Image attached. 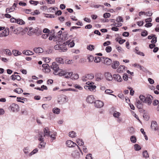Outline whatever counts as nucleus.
<instances>
[{
    "label": "nucleus",
    "mask_w": 159,
    "mask_h": 159,
    "mask_svg": "<svg viewBox=\"0 0 159 159\" xmlns=\"http://www.w3.org/2000/svg\"><path fill=\"white\" fill-rule=\"evenodd\" d=\"M56 62H53L52 65L50 66L51 68L52 69L54 70L53 73L55 75H58L59 76H65V77L66 78H71L72 76V72H65L63 70L59 69Z\"/></svg>",
    "instance_id": "1"
},
{
    "label": "nucleus",
    "mask_w": 159,
    "mask_h": 159,
    "mask_svg": "<svg viewBox=\"0 0 159 159\" xmlns=\"http://www.w3.org/2000/svg\"><path fill=\"white\" fill-rule=\"evenodd\" d=\"M140 101L137 100L136 105L137 108L139 109H142L143 107V103H147L148 105H151L153 98L152 96L148 95L146 97L143 95H141L139 96Z\"/></svg>",
    "instance_id": "2"
},
{
    "label": "nucleus",
    "mask_w": 159,
    "mask_h": 159,
    "mask_svg": "<svg viewBox=\"0 0 159 159\" xmlns=\"http://www.w3.org/2000/svg\"><path fill=\"white\" fill-rule=\"evenodd\" d=\"M74 41L73 40H69L65 42L63 44L60 43V42H57V44L54 46L55 50H58L60 52H66L67 50L66 46L68 45L69 47L72 48L75 45Z\"/></svg>",
    "instance_id": "3"
},
{
    "label": "nucleus",
    "mask_w": 159,
    "mask_h": 159,
    "mask_svg": "<svg viewBox=\"0 0 159 159\" xmlns=\"http://www.w3.org/2000/svg\"><path fill=\"white\" fill-rule=\"evenodd\" d=\"M38 140L40 142V144L38 145L39 148H43L45 147L46 143L44 142L43 136L42 133H39L38 135Z\"/></svg>",
    "instance_id": "4"
},
{
    "label": "nucleus",
    "mask_w": 159,
    "mask_h": 159,
    "mask_svg": "<svg viewBox=\"0 0 159 159\" xmlns=\"http://www.w3.org/2000/svg\"><path fill=\"white\" fill-rule=\"evenodd\" d=\"M94 77V75L93 74H88L83 76L82 80L83 81H86L88 80H92Z\"/></svg>",
    "instance_id": "5"
},
{
    "label": "nucleus",
    "mask_w": 159,
    "mask_h": 159,
    "mask_svg": "<svg viewBox=\"0 0 159 159\" xmlns=\"http://www.w3.org/2000/svg\"><path fill=\"white\" fill-rule=\"evenodd\" d=\"M11 110L13 112H18L19 110V106L15 103H12L10 106Z\"/></svg>",
    "instance_id": "6"
},
{
    "label": "nucleus",
    "mask_w": 159,
    "mask_h": 159,
    "mask_svg": "<svg viewBox=\"0 0 159 159\" xmlns=\"http://www.w3.org/2000/svg\"><path fill=\"white\" fill-rule=\"evenodd\" d=\"M66 144L67 146L70 148L71 147H75L76 146H77V147L79 148L80 151L81 152V151L80 149V148L78 147V146L77 145L76 143H74L73 141L70 140H68L66 142Z\"/></svg>",
    "instance_id": "7"
},
{
    "label": "nucleus",
    "mask_w": 159,
    "mask_h": 159,
    "mask_svg": "<svg viewBox=\"0 0 159 159\" xmlns=\"http://www.w3.org/2000/svg\"><path fill=\"white\" fill-rule=\"evenodd\" d=\"M67 97L66 96L60 95L58 97V103L60 104H62L66 102Z\"/></svg>",
    "instance_id": "8"
},
{
    "label": "nucleus",
    "mask_w": 159,
    "mask_h": 159,
    "mask_svg": "<svg viewBox=\"0 0 159 159\" xmlns=\"http://www.w3.org/2000/svg\"><path fill=\"white\" fill-rule=\"evenodd\" d=\"M94 106L97 108L102 107L104 105L103 102L99 100H97L94 102Z\"/></svg>",
    "instance_id": "9"
},
{
    "label": "nucleus",
    "mask_w": 159,
    "mask_h": 159,
    "mask_svg": "<svg viewBox=\"0 0 159 159\" xmlns=\"http://www.w3.org/2000/svg\"><path fill=\"white\" fill-rule=\"evenodd\" d=\"M85 89L87 90H89L91 91L94 92L96 91V86L95 85L92 84L90 85H86L84 87Z\"/></svg>",
    "instance_id": "10"
},
{
    "label": "nucleus",
    "mask_w": 159,
    "mask_h": 159,
    "mask_svg": "<svg viewBox=\"0 0 159 159\" xmlns=\"http://www.w3.org/2000/svg\"><path fill=\"white\" fill-rule=\"evenodd\" d=\"M43 138L44 137H48L50 136V132L49 130V129L48 127H45L43 129ZM40 133H41L40 132Z\"/></svg>",
    "instance_id": "11"
},
{
    "label": "nucleus",
    "mask_w": 159,
    "mask_h": 159,
    "mask_svg": "<svg viewBox=\"0 0 159 159\" xmlns=\"http://www.w3.org/2000/svg\"><path fill=\"white\" fill-rule=\"evenodd\" d=\"M9 34V28H7L2 32H0V37H6Z\"/></svg>",
    "instance_id": "12"
},
{
    "label": "nucleus",
    "mask_w": 159,
    "mask_h": 159,
    "mask_svg": "<svg viewBox=\"0 0 159 159\" xmlns=\"http://www.w3.org/2000/svg\"><path fill=\"white\" fill-rule=\"evenodd\" d=\"M104 75L106 79L108 81H111L113 79V77L111 73L109 72H105Z\"/></svg>",
    "instance_id": "13"
},
{
    "label": "nucleus",
    "mask_w": 159,
    "mask_h": 159,
    "mask_svg": "<svg viewBox=\"0 0 159 159\" xmlns=\"http://www.w3.org/2000/svg\"><path fill=\"white\" fill-rule=\"evenodd\" d=\"M113 78L116 81L119 82H121L122 80V79L121 78V77L118 74L113 75Z\"/></svg>",
    "instance_id": "14"
},
{
    "label": "nucleus",
    "mask_w": 159,
    "mask_h": 159,
    "mask_svg": "<svg viewBox=\"0 0 159 159\" xmlns=\"http://www.w3.org/2000/svg\"><path fill=\"white\" fill-rule=\"evenodd\" d=\"M151 128L154 129V130H156L158 129V125L156 121H153L152 122L151 125Z\"/></svg>",
    "instance_id": "15"
},
{
    "label": "nucleus",
    "mask_w": 159,
    "mask_h": 159,
    "mask_svg": "<svg viewBox=\"0 0 159 159\" xmlns=\"http://www.w3.org/2000/svg\"><path fill=\"white\" fill-rule=\"evenodd\" d=\"M94 98L93 96L90 95L88 96L86 98V101L89 103H92L94 101Z\"/></svg>",
    "instance_id": "16"
},
{
    "label": "nucleus",
    "mask_w": 159,
    "mask_h": 159,
    "mask_svg": "<svg viewBox=\"0 0 159 159\" xmlns=\"http://www.w3.org/2000/svg\"><path fill=\"white\" fill-rule=\"evenodd\" d=\"M120 65L119 62L118 61H113L111 64V67L114 69H116Z\"/></svg>",
    "instance_id": "17"
},
{
    "label": "nucleus",
    "mask_w": 159,
    "mask_h": 159,
    "mask_svg": "<svg viewBox=\"0 0 159 159\" xmlns=\"http://www.w3.org/2000/svg\"><path fill=\"white\" fill-rule=\"evenodd\" d=\"M125 70V67L124 66L121 65L117 70V71L118 73H122L124 72Z\"/></svg>",
    "instance_id": "18"
},
{
    "label": "nucleus",
    "mask_w": 159,
    "mask_h": 159,
    "mask_svg": "<svg viewBox=\"0 0 159 159\" xmlns=\"http://www.w3.org/2000/svg\"><path fill=\"white\" fill-rule=\"evenodd\" d=\"M33 33L37 35H39L42 34V30H39L38 27H36L34 29Z\"/></svg>",
    "instance_id": "19"
},
{
    "label": "nucleus",
    "mask_w": 159,
    "mask_h": 159,
    "mask_svg": "<svg viewBox=\"0 0 159 159\" xmlns=\"http://www.w3.org/2000/svg\"><path fill=\"white\" fill-rule=\"evenodd\" d=\"M23 30V29L22 28L18 27L15 28L13 31V33L15 34H18L22 32Z\"/></svg>",
    "instance_id": "20"
},
{
    "label": "nucleus",
    "mask_w": 159,
    "mask_h": 159,
    "mask_svg": "<svg viewBox=\"0 0 159 159\" xmlns=\"http://www.w3.org/2000/svg\"><path fill=\"white\" fill-rule=\"evenodd\" d=\"M102 58L104 60V63L107 65H110L112 62L111 60L108 58L102 57Z\"/></svg>",
    "instance_id": "21"
},
{
    "label": "nucleus",
    "mask_w": 159,
    "mask_h": 159,
    "mask_svg": "<svg viewBox=\"0 0 159 159\" xmlns=\"http://www.w3.org/2000/svg\"><path fill=\"white\" fill-rule=\"evenodd\" d=\"M56 62H56L57 65H58V64H63L64 63V61L63 59L60 57H57L56 58ZM58 65L57 66H58Z\"/></svg>",
    "instance_id": "22"
},
{
    "label": "nucleus",
    "mask_w": 159,
    "mask_h": 159,
    "mask_svg": "<svg viewBox=\"0 0 159 159\" xmlns=\"http://www.w3.org/2000/svg\"><path fill=\"white\" fill-rule=\"evenodd\" d=\"M72 155L75 158L78 159L80 157V154L78 152L75 151L72 154Z\"/></svg>",
    "instance_id": "23"
},
{
    "label": "nucleus",
    "mask_w": 159,
    "mask_h": 159,
    "mask_svg": "<svg viewBox=\"0 0 159 159\" xmlns=\"http://www.w3.org/2000/svg\"><path fill=\"white\" fill-rule=\"evenodd\" d=\"M34 50L36 53H40L43 52V49L39 47L35 48L34 49Z\"/></svg>",
    "instance_id": "24"
},
{
    "label": "nucleus",
    "mask_w": 159,
    "mask_h": 159,
    "mask_svg": "<svg viewBox=\"0 0 159 159\" xmlns=\"http://www.w3.org/2000/svg\"><path fill=\"white\" fill-rule=\"evenodd\" d=\"M62 39L63 40H67L68 38V34L66 32H64L62 34Z\"/></svg>",
    "instance_id": "25"
},
{
    "label": "nucleus",
    "mask_w": 159,
    "mask_h": 159,
    "mask_svg": "<svg viewBox=\"0 0 159 159\" xmlns=\"http://www.w3.org/2000/svg\"><path fill=\"white\" fill-rule=\"evenodd\" d=\"M12 54L15 56L20 55L21 54V52H19L18 50H13L12 51Z\"/></svg>",
    "instance_id": "26"
},
{
    "label": "nucleus",
    "mask_w": 159,
    "mask_h": 159,
    "mask_svg": "<svg viewBox=\"0 0 159 159\" xmlns=\"http://www.w3.org/2000/svg\"><path fill=\"white\" fill-rule=\"evenodd\" d=\"M15 10V7L13 6H12L10 8H7L6 10V12L7 13H9Z\"/></svg>",
    "instance_id": "27"
},
{
    "label": "nucleus",
    "mask_w": 159,
    "mask_h": 159,
    "mask_svg": "<svg viewBox=\"0 0 159 159\" xmlns=\"http://www.w3.org/2000/svg\"><path fill=\"white\" fill-rule=\"evenodd\" d=\"M23 53L26 55H30L33 54V52L30 50L23 51Z\"/></svg>",
    "instance_id": "28"
},
{
    "label": "nucleus",
    "mask_w": 159,
    "mask_h": 159,
    "mask_svg": "<svg viewBox=\"0 0 159 159\" xmlns=\"http://www.w3.org/2000/svg\"><path fill=\"white\" fill-rule=\"evenodd\" d=\"M56 10H57L58 8L57 7H54L53 8H49L48 9V12H50L52 13H54Z\"/></svg>",
    "instance_id": "29"
},
{
    "label": "nucleus",
    "mask_w": 159,
    "mask_h": 159,
    "mask_svg": "<svg viewBox=\"0 0 159 159\" xmlns=\"http://www.w3.org/2000/svg\"><path fill=\"white\" fill-rule=\"evenodd\" d=\"M69 137L71 138H75L76 136V133L73 131L70 132L69 134Z\"/></svg>",
    "instance_id": "30"
},
{
    "label": "nucleus",
    "mask_w": 159,
    "mask_h": 159,
    "mask_svg": "<svg viewBox=\"0 0 159 159\" xmlns=\"http://www.w3.org/2000/svg\"><path fill=\"white\" fill-rule=\"evenodd\" d=\"M138 47H136L135 48V52L139 55H140V56H144V54L143 52L139 51L138 50Z\"/></svg>",
    "instance_id": "31"
},
{
    "label": "nucleus",
    "mask_w": 159,
    "mask_h": 159,
    "mask_svg": "<svg viewBox=\"0 0 159 159\" xmlns=\"http://www.w3.org/2000/svg\"><path fill=\"white\" fill-rule=\"evenodd\" d=\"M76 142L80 146H82L84 144V142L82 139H77L76 140Z\"/></svg>",
    "instance_id": "32"
},
{
    "label": "nucleus",
    "mask_w": 159,
    "mask_h": 159,
    "mask_svg": "<svg viewBox=\"0 0 159 159\" xmlns=\"http://www.w3.org/2000/svg\"><path fill=\"white\" fill-rule=\"evenodd\" d=\"M133 66H134L135 67L138 68L140 70H142L143 68H144V67L143 66H142L141 65L136 63L133 64Z\"/></svg>",
    "instance_id": "33"
},
{
    "label": "nucleus",
    "mask_w": 159,
    "mask_h": 159,
    "mask_svg": "<svg viewBox=\"0 0 159 159\" xmlns=\"http://www.w3.org/2000/svg\"><path fill=\"white\" fill-rule=\"evenodd\" d=\"M130 140L131 142L135 143L136 142V138L135 136H132L130 138Z\"/></svg>",
    "instance_id": "34"
},
{
    "label": "nucleus",
    "mask_w": 159,
    "mask_h": 159,
    "mask_svg": "<svg viewBox=\"0 0 159 159\" xmlns=\"http://www.w3.org/2000/svg\"><path fill=\"white\" fill-rule=\"evenodd\" d=\"M14 91L18 94H20L22 93L23 92V90L21 88H18L15 89H14Z\"/></svg>",
    "instance_id": "35"
},
{
    "label": "nucleus",
    "mask_w": 159,
    "mask_h": 159,
    "mask_svg": "<svg viewBox=\"0 0 159 159\" xmlns=\"http://www.w3.org/2000/svg\"><path fill=\"white\" fill-rule=\"evenodd\" d=\"M143 157L146 158L149 157V155L147 150H144L143 152Z\"/></svg>",
    "instance_id": "36"
},
{
    "label": "nucleus",
    "mask_w": 159,
    "mask_h": 159,
    "mask_svg": "<svg viewBox=\"0 0 159 159\" xmlns=\"http://www.w3.org/2000/svg\"><path fill=\"white\" fill-rule=\"evenodd\" d=\"M23 151L25 154H28L30 151L29 148L28 147H25L23 149Z\"/></svg>",
    "instance_id": "37"
},
{
    "label": "nucleus",
    "mask_w": 159,
    "mask_h": 159,
    "mask_svg": "<svg viewBox=\"0 0 159 159\" xmlns=\"http://www.w3.org/2000/svg\"><path fill=\"white\" fill-rule=\"evenodd\" d=\"M52 111L54 113L59 114L60 113V110L59 108L56 107L53 108Z\"/></svg>",
    "instance_id": "38"
},
{
    "label": "nucleus",
    "mask_w": 159,
    "mask_h": 159,
    "mask_svg": "<svg viewBox=\"0 0 159 159\" xmlns=\"http://www.w3.org/2000/svg\"><path fill=\"white\" fill-rule=\"evenodd\" d=\"M38 151V148H35L34 149V150L31 152L29 154V156L30 157L32 156V155L35 154Z\"/></svg>",
    "instance_id": "39"
},
{
    "label": "nucleus",
    "mask_w": 159,
    "mask_h": 159,
    "mask_svg": "<svg viewBox=\"0 0 159 159\" xmlns=\"http://www.w3.org/2000/svg\"><path fill=\"white\" fill-rule=\"evenodd\" d=\"M16 23L20 25H24L25 23V22L23 20L20 19L16 20Z\"/></svg>",
    "instance_id": "40"
},
{
    "label": "nucleus",
    "mask_w": 159,
    "mask_h": 159,
    "mask_svg": "<svg viewBox=\"0 0 159 159\" xmlns=\"http://www.w3.org/2000/svg\"><path fill=\"white\" fill-rule=\"evenodd\" d=\"M134 147L136 151H139L141 149V147L137 144H136L134 145Z\"/></svg>",
    "instance_id": "41"
},
{
    "label": "nucleus",
    "mask_w": 159,
    "mask_h": 159,
    "mask_svg": "<svg viewBox=\"0 0 159 159\" xmlns=\"http://www.w3.org/2000/svg\"><path fill=\"white\" fill-rule=\"evenodd\" d=\"M79 78V75L78 74H74L72 75V76L71 78L72 79L77 80Z\"/></svg>",
    "instance_id": "42"
},
{
    "label": "nucleus",
    "mask_w": 159,
    "mask_h": 159,
    "mask_svg": "<svg viewBox=\"0 0 159 159\" xmlns=\"http://www.w3.org/2000/svg\"><path fill=\"white\" fill-rule=\"evenodd\" d=\"M116 48L117 49L119 52L123 53L124 52V50L120 46L117 47L116 46Z\"/></svg>",
    "instance_id": "43"
},
{
    "label": "nucleus",
    "mask_w": 159,
    "mask_h": 159,
    "mask_svg": "<svg viewBox=\"0 0 159 159\" xmlns=\"http://www.w3.org/2000/svg\"><path fill=\"white\" fill-rule=\"evenodd\" d=\"M113 91H112L110 89H107L105 91V93L107 94H109L111 95H113L114 96L116 97L114 94H110V93H112Z\"/></svg>",
    "instance_id": "44"
},
{
    "label": "nucleus",
    "mask_w": 159,
    "mask_h": 159,
    "mask_svg": "<svg viewBox=\"0 0 159 159\" xmlns=\"http://www.w3.org/2000/svg\"><path fill=\"white\" fill-rule=\"evenodd\" d=\"M120 115V113L116 111H115L114 112L113 114V116L117 118H118L119 117Z\"/></svg>",
    "instance_id": "45"
},
{
    "label": "nucleus",
    "mask_w": 159,
    "mask_h": 159,
    "mask_svg": "<svg viewBox=\"0 0 159 159\" xmlns=\"http://www.w3.org/2000/svg\"><path fill=\"white\" fill-rule=\"evenodd\" d=\"M101 60V58L99 57H95L94 59V61L96 63L99 62Z\"/></svg>",
    "instance_id": "46"
},
{
    "label": "nucleus",
    "mask_w": 159,
    "mask_h": 159,
    "mask_svg": "<svg viewBox=\"0 0 159 159\" xmlns=\"http://www.w3.org/2000/svg\"><path fill=\"white\" fill-rule=\"evenodd\" d=\"M94 48V46L92 45H89L87 47V49L90 51H92Z\"/></svg>",
    "instance_id": "47"
},
{
    "label": "nucleus",
    "mask_w": 159,
    "mask_h": 159,
    "mask_svg": "<svg viewBox=\"0 0 159 159\" xmlns=\"http://www.w3.org/2000/svg\"><path fill=\"white\" fill-rule=\"evenodd\" d=\"M112 50L111 47V46H107L106 47L105 50L107 52L109 53Z\"/></svg>",
    "instance_id": "48"
},
{
    "label": "nucleus",
    "mask_w": 159,
    "mask_h": 159,
    "mask_svg": "<svg viewBox=\"0 0 159 159\" xmlns=\"http://www.w3.org/2000/svg\"><path fill=\"white\" fill-rule=\"evenodd\" d=\"M123 78L124 80L126 81L128 80V76L127 74L126 73H125L123 74Z\"/></svg>",
    "instance_id": "49"
},
{
    "label": "nucleus",
    "mask_w": 159,
    "mask_h": 159,
    "mask_svg": "<svg viewBox=\"0 0 159 159\" xmlns=\"http://www.w3.org/2000/svg\"><path fill=\"white\" fill-rule=\"evenodd\" d=\"M74 87L76 89H78L80 90H81L83 89L82 88L81 86L77 84H74Z\"/></svg>",
    "instance_id": "50"
},
{
    "label": "nucleus",
    "mask_w": 159,
    "mask_h": 159,
    "mask_svg": "<svg viewBox=\"0 0 159 159\" xmlns=\"http://www.w3.org/2000/svg\"><path fill=\"white\" fill-rule=\"evenodd\" d=\"M40 14L38 10H35L34 12L31 13V14L32 15H38Z\"/></svg>",
    "instance_id": "51"
},
{
    "label": "nucleus",
    "mask_w": 159,
    "mask_h": 159,
    "mask_svg": "<svg viewBox=\"0 0 159 159\" xmlns=\"http://www.w3.org/2000/svg\"><path fill=\"white\" fill-rule=\"evenodd\" d=\"M141 35L142 36L145 37L147 35L148 32L146 30H144L143 32H142L141 33Z\"/></svg>",
    "instance_id": "52"
},
{
    "label": "nucleus",
    "mask_w": 159,
    "mask_h": 159,
    "mask_svg": "<svg viewBox=\"0 0 159 159\" xmlns=\"http://www.w3.org/2000/svg\"><path fill=\"white\" fill-rule=\"evenodd\" d=\"M110 16L111 15L109 13H106L103 14L104 17L106 18H109Z\"/></svg>",
    "instance_id": "53"
},
{
    "label": "nucleus",
    "mask_w": 159,
    "mask_h": 159,
    "mask_svg": "<svg viewBox=\"0 0 159 159\" xmlns=\"http://www.w3.org/2000/svg\"><path fill=\"white\" fill-rule=\"evenodd\" d=\"M30 3L31 4H34L35 5H37L39 3V2L38 1H34L32 0H30Z\"/></svg>",
    "instance_id": "54"
},
{
    "label": "nucleus",
    "mask_w": 159,
    "mask_h": 159,
    "mask_svg": "<svg viewBox=\"0 0 159 159\" xmlns=\"http://www.w3.org/2000/svg\"><path fill=\"white\" fill-rule=\"evenodd\" d=\"M21 113L22 114L26 115L28 114V112L25 109H21Z\"/></svg>",
    "instance_id": "55"
},
{
    "label": "nucleus",
    "mask_w": 159,
    "mask_h": 159,
    "mask_svg": "<svg viewBox=\"0 0 159 159\" xmlns=\"http://www.w3.org/2000/svg\"><path fill=\"white\" fill-rule=\"evenodd\" d=\"M157 41V37H154L151 40V42L152 43H155Z\"/></svg>",
    "instance_id": "56"
},
{
    "label": "nucleus",
    "mask_w": 159,
    "mask_h": 159,
    "mask_svg": "<svg viewBox=\"0 0 159 159\" xmlns=\"http://www.w3.org/2000/svg\"><path fill=\"white\" fill-rule=\"evenodd\" d=\"M6 54L8 55V56H10L11 54L10 51L8 49H5V53Z\"/></svg>",
    "instance_id": "57"
},
{
    "label": "nucleus",
    "mask_w": 159,
    "mask_h": 159,
    "mask_svg": "<svg viewBox=\"0 0 159 159\" xmlns=\"http://www.w3.org/2000/svg\"><path fill=\"white\" fill-rule=\"evenodd\" d=\"M116 21L117 22H123V20L122 17L119 16L116 19Z\"/></svg>",
    "instance_id": "58"
},
{
    "label": "nucleus",
    "mask_w": 159,
    "mask_h": 159,
    "mask_svg": "<svg viewBox=\"0 0 159 159\" xmlns=\"http://www.w3.org/2000/svg\"><path fill=\"white\" fill-rule=\"evenodd\" d=\"M46 1L48 3L50 4H54L55 2V0H46Z\"/></svg>",
    "instance_id": "59"
},
{
    "label": "nucleus",
    "mask_w": 159,
    "mask_h": 159,
    "mask_svg": "<svg viewBox=\"0 0 159 159\" xmlns=\"http://www.w3.org/2000/svg\"><path fill=\"white\" fill-rule=\"evenodd\" d=\"M86 159H92V155L91 153H89L86 155Z\"/></svg>",
    "instance_id": "60"
},
{
    "label": "nucleus",
    "mask_w": 159,
    "mask_h": 159,
    "mask_svg": "<svg viewBox=\"0 0 159 159\" xmlns=\"http://www.w3.org/2000/svg\"><path fill=\"white\" fill-rule=\"evenodd\" d=\"M93 7L94 8H99L100 7H101L102 8H104V6L103 5H94L93 6Z\"/></svg>",
    "instance_id": "61"
},
{
    "label": "nucleus",
    "mask_w": 159,
    "mask_h": 159,
    "mask_svg": "<svg viewBox=\"0 0 159 159\" xmlns=\"http://www.w3.org/2000/svg\"><path fill=\"white\" fill-rule=\"evenodd\" d=\"M56 133H54L52 135V134L50 135V136H49L52 138V141L53 140L55 139H56V137H55V136L56 135Z\"/></svg>",
    "instance_id": "62"
},
{
    "label": "nucleus",
    "mask_w": 159,
    "mask_h": 159,
    "mask_svg": "<svg viewBox=\"0 0 159 159\" xmlns=\"http://www.w3.org/2000/svg\"><path fill=\"white\" fill-rule=\"evenodd\" d=\"M159 103V101L157 100H155L153 102L152 104L154 106H156Z\"/></svg>",
    "instance_id": "63"
},
{
    "label": "nucleus",
    "mask_w": 159,
    "mask_h": 159,
    "mask_svg": "<svg viewBox=\"0 0 159 159\" xmlns=\"http://www.w3.org/2000/svg\"><path fill=\"white\" fill-rule=\"evenodd\" d=\"M122 35L125 37H128L129 35V33L127 32H125L123 33Z\"/></svg>",
    "instance_id": "64"
}]
</instances>
